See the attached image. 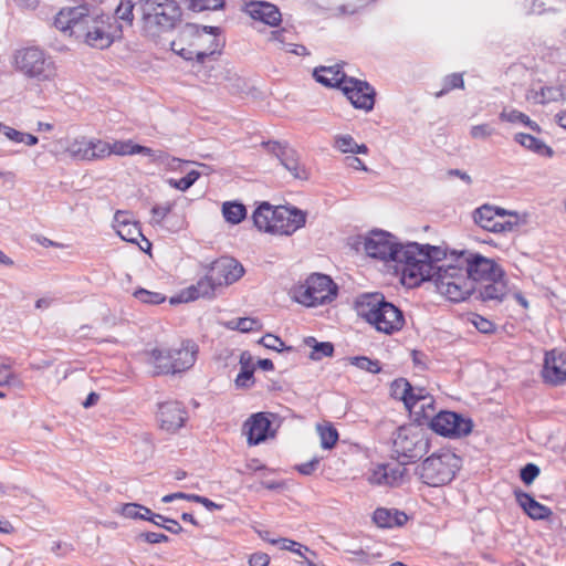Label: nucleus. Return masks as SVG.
Wrapping results in <instances>:
<instances>
[{
  "label": "nucleus",
  "mask_w": 566,
  "mask_h": 566,
  "mask_svg": "<svg viewBox=\"0 0 566 566\" xmlns=\"http://www.w3.org/2000/svg\"><path fill=\"white\" fill-rule=\"evenodd\" d=\"M442 251L437 247L420 245L416 242L400 245L395 259L396 269L402 273V280L409 286L431 280L441 261Z\"/></svg>",
  "instance_id": "f257e3e1"
},
{
  "label": "nucleus",
  "mask_w": 566,
  "mask_h": 566,
  "mask_svg": "<svg viewBox=\"0 0 566 566\" xmlns=\"http://www.w3.org/2000/svg\"><path fill=\"white\" fill-rule=\"evenodd\" d=\"M222 45L219 28L197 24H187L179 38L171 42L174 52L198 63H205L206 59L220 53Z\"/></svg>",
  "instance_id": "f03ea898"
},
{
  "label": "nucleus",
  "mask_w": 566,
  "mask_h": 566,
  "mask_svg": "<svg viewBox=\"0 0 566 566\" xmlns=\"http://www.w3.org/2000/svg\"><path fill=\"white\" fill-rule=\"evenodd\" d=\"M356 311L359 317L386 335L399 332L405 325L402 312L380 293L360 295L356 301Z\"/></svg>",
  "instance_id": "7ed1b4c3"
},
{
  "label": "nucleus",
  "mask_w": 566,
  "mask_h": 566,
  "mask_svg": "<svg viewBox=\"0 0 566 566\" xmlns=\"http://www.w3.org/2000/svg\"><path fill=\"white\" fill-rule=\"evenodd\" d=\"M75 27V38L95 49L108 48L116 38L120 36L122 28L114 17L84 10L82 21Z\"/></svg>",
  "instance_id": "20e7f679"
},
{
  "label": "nucleus",
  "mask_w": 566,
  "mask_h": 566,
  "mask_svg": "<svg viewBox=\"0 0 566 566\" xmlns=\"http://www.w3.org/2000/svg\"><path fill=\"white\" fill-rule=\"evenodd\" d=\"M198 346L185 340L179 347L154 348L146 354V363L153 375L182 373L191 368L197 359Z\"/></svg>",
  "instance_id": "39448f33"
},
{
  "label": "nucleus",
  "mask_w": 566,
  "mask_h": 566,
  "mask_svg": "<svg viewBox=\"0 0 566 566\" xmlns=\"http://www.w3.org/2000/svg\"><path fill=\"white\" fill-rule=\"evenodd\" d=\"M142 29L149 38L175 28L181 18V9L176 0H140Z\"/></svg>",
  "instance_id": "423d86ee"
},
{
  "label": "nucleus",
  "mask_w": 566,
  "mask_h": 566,
  "mask_svg": "<svg viewBox=\"0 0 566 566\" xmlns=\"http://www.w3.org/2000/svg\"><path fill=\"white\" fill-rule=\"evenodd\" d=\"M437 291L452 302L464 301L473 294L475 285L465 275L463 266L455 262L452 264L449 260H444L437 266L431 280Z\"/></svg>",
  "instance_id": "0eeeda50"
},
{
  "label": "nucleus",
  "mask_w": 566,
  "mask_h": 566,
  "mask_svg": "<svg viewBox=\"0 0 566 566\" xmlns=\"http://www.w3.org/2000/svg\"><path fill=\"white\" fill-rule=\"evenodd\" d=\"M13 65L24 76L39 83L54 82L57 76L55 62L39 48H24L13 55Z\"/></svg>",
  "instance_id": "6e6552de"
},
{
  "label": "nucleus",
  "mask_w": 566,
  "mask_h": 566,
  "mask_svg": "<svg viewBox=\"0 0 566 566\" xmlns=\"http://www.w3.org/2000/svg\"><path fill=\"white\" fill-rule=\"evenodd\" d=\"M461 467V459L451 451L433 453L417 469L421 481L429 486H442L450 483Z\"/></svg>",
  "instance_id": "1a4fd4ad"
},
{
  "label": "nucleus",
  "mask_w": 566,
  "mask_h": 566,
  "mask_svg": "<svg viewBox=\"0 0 566 566\" xmlns=\"http://www.w3.org/2000/svg\"><path fill=\"white\" fill-rule=\"evenodd\" d=\"M473 220L483 230L502 234L526 223V214L485 203L473 211Z\"/></svg>",
  "instance_id": "9d476101"
},
{
  "label": "nucleus",
  "mask_w": 566,
  "mask_h": 566,
  "mask_svg": "<svg viewBox=\"0 0 566 566\" xmlns=\"http://www.w3.org/2000/svg\"><path fill=\"white\" fill-rule=\"evenodd\" d=\"M337 295V285L325 274L313 273L303 284L294 289V298L305 306H318L332 302Z\"/></svg>",
  "instance_id": "9b49d317"
},
{
  "label": "nucleus",
  "mask_w": 566,
  "mask_h": 566,
  "mask_svg": "<svg viewBox=\"0 0 566 566\" xmlns=\"http://www.w3.org/2000/svg\"><path fill=\"white\" fill-rule=\"evenodd\" d=\"M429 449L426 431L415 423L401 426L394 438V451L398 459L413 461L422 458Z\"/></svg>",
  "instance_id": "f8f14e48"
},
{
  "label": "nucleus",
  "mask_w": 566,
  "mask_h": 566,
  "mask_svg": "<svg viewBox=\"0 0 566 566\" xmlns=\"http://www.w3.org/2000/svg\"><path fill=\"white\" fill-rule=\"evenodd\" d=\"M455 262H459V264L463 266L465 275L470 277L475 287L489 282L491 277L503 275L504 272L492 259H488L478 253L461 252L455 258Z\"/></svg>",
  "instance_id": "ddd939ff"
},
{
  "label": "nucleus",
  "mask_w": 566,
  "mask_h": 566,
  "mask_svg": "<svg viewBox=\"0 0 566 566\" xmlns=\"http://www.w3.org/2000/svg\"><path fill=\"white\" fill-rule=\"evenodd\" d=\"M400 245L392 234L381 230L371 231L364 240L367 255L381 261L395 262Z\"/></svg>",
  "instance_id": "4468645a"
},
{
  "label": "nucleus",
  "mask_w": 566,
  "mask_h": 566,
  "mask_svg": "<svg viewBox=\"0 0 566 566\" xmlns=\"http://www.w3.org/2000/svg\"><path fill=\"white\" fill-rule=\"evenodd\" d=\"M430 427L440 436L462 437L471 432L472 421L455 412L441 411L432 418Z\"/></svg>",
  "instance_id": "2eb2a0df"
},
{
  "label": "nucleus",
  "mask_w": 566,
  "mask_h": 566,
  "mask_svg": "<svg viewBox=\"0 0 566 566\" xmlns=\"http://www.w3.org/2000/svg\"><path fill=\"white\" fill-rule=\"evenodd\" d=\"M156 419L161 430L176 433L185 426L188 412L180 402L169 400L158 403Z\"/></svg>",
  "instance_id": "dca6fc26"
},
{
  "label": "nucleus",
  "mask_w": 566,
  "mask_h": 566,
  "mask_svg": "<svg viewBox=\"0 0 566 566\" xmlns=\"http://www.w3.org/2000/svg\"><path fill=\"white\" fill-rule=\"evenodd\" d=\"M473 294L476 300L485 303L490 307H495L503 303L511 295V287L509 286L505 273L501 276H494L481 285H478Z\"/></svg>",
  "instance_id": "f3484780"
},
{
  "label": "nucleus",
  "mask_w": 566,
  "mask_h": 566,
  "mask_svg": "<svg viewBox=\"0 0 566 566\" xmlns=\"http://www.w3.org/2000/svg\"><path fill=\"white\" fill-rule=\"evenodd\" d=\"M340 90L356 108L370 111L375 104V91L365 81L346 77Z\"/></svg>",
  "instance_id": "a211bd4d"
},
{
  "label": "nucleus",
  "mask_w": 566,
  "mask_h": 566,
  "mask_svg": "<svg viewBox=\"0 0 566 566\" xmlns=\"http://www.w3.org/2000/svg\"><path fill=\"white\" fill-rule=\"evenodd\" d=\"M306 213L294 207H276L275 223L272 234L291 235L305 226Z\"/></svg>",
  "instance_id": "6ab92c4d"
},
{
  "label": "nucleus",
  "mask_w": 566,
  "mask_h": 566,
  "mask_svg": "<svg viewBox=\"0 0 566 566\" xmlns=\"http://www.w3.org/2000/svg\"><path fill=\"white\" fill-rule=\"evenodd\" d=\"M244 274V269L240 262L233 258H220L214 261L209 270V275L216 286L230 285L237 282Z\"/></svg>",
  "instance_id": "aec40b11"
},
{
  "label": "nucleus",
  "mask_w": 566,
  "mask_h": 566,
  "mask_svg": "<svg viewBox=\"0 0 566 566\" xmlns=\"http://www.w3.org/2000/svg\"><path fill=\"white\" fill-rule=\"evenodd\" d=\"M542 376L545 382L557 386L566 381V352L553 349L545 355Z\"/></svg>",
  "instance_id": "412c9836"
},
{
  "label": "nucleus",
  "mask_w": 566,
  "mask_h": 566,
  "mask_svg": "<svg viewBox=\"0 0 566 566\" xmlns=\"http://www.w3.org/2000/svg\"><path fill=\"white\" fill-rule=\"evenodd\" d=\"M113 227L124 241L137 243L138 238H143V241L146 244V249H150L151 243L145 237H143L138 223L133 220V217L129 212L117 211L114 216Z\"/></svg>",
  "instance_id": "4be33fe9"
},
{
  "label": "nucleus",
  "mask_w": 566,
  "mask_h": 566,
  "mask_svg": "<svg viewBox=\"0 0 566 566\" xmlns=\"http://www.w3.org/2000/svg\"><path fill=\"white\" fill-rule=\"evenodd\" d=\"M244 12L253 20L261 21L268 25L276 27L282 20L279 8L266 1H250L244 3Z\"/></svg>",
  "instance_id": "5701e85b"
},
{
  "label": "nucleus",
  "mask_w": 566,
  "mask_h": 566,
  "mask_svg": "<svg viewBox=\"0 0 566 566\" xmlns=\"http://www.w3.org/2000/svg\"><path fill=\"white\" fill-rule=\"evenodd\" d=\"M216 287V284L208 273L196 284L181 290L176 296H172L170 298V304L187 303L200 297H212L214 295Z\"/></svg>",
  "instance_id": "b1692460"
},
{
  "label": "nucleus",
  "mask_w": 566,
  "mask_h": 566,
  "mask_svg": "<svg viewBox=\"0 0 566 566\" xmlns=\"http://www.w3.org/2000/svg\"><path fill=\"white\" fill-rule=\"evenodd\" d=\"M275 151L277 158L281 164L285 167L286 170L291 172V175L296 179H306L307 174L304 167L300 164L297 153L287 146H282L280 144H275L272 148Z\"/></svg>",
  "instance_id": "393cba45"
},
{
  "label": "nucleus",
  "mask_w": 566,
  "mask_h": 566,
  "mask_svg": "<svg viewBox=\"0 0 566 566\" xmlns=\"http://www.w3.org/2000/svg\"><path fill=\"white\" fill-rule=\"evenodd\" d=\"M86 6L63 8L54 19V27L64 33L75 36V24L82 21Z\"/></svg>",
  "instance_id": "a878e982"
},
{
  "label": "nucleus",
  "mask_w": 566,
  "mask_h": 566,
  "mask_svg": "<svg viewBox=\"0 0 566 566\" xmlns=\"http://www.w3.org/2000/svg\"><path fill=\"white\" fill-rule=\"evenodd\" d=\"M515 497L523 511L533 520H544L552 514L549 507L541 504L525 492L515 491Z\"/></svg>",
  "instance_id": "bb28decb"
},
{
  "label": "nucleus",
  "mask_w": 566,
  "mask_h": 566,
  "mask_svg": "<svg viewBox=\"0 0 566 566\" xmlns=\"http://www.w3.org/2000/svg\"><path fill=\"white\" fill-rule=\"evenodd\" d=\"M271 422L263 413H256L245 422L244 427L248 428V442L249 444H259L268 437Z\"/></svg>",
  "instance_id": "cd10ccee"
},
{
  "label": "nucleus",
  "mask_w": 566,
  "mask_h": 566,
  "mask_svg": "<svg viewBox=\"0 0 566 566\" xmlns=\"http://www.w3.org/2000/svg\"><path fill=\"white\" fill-rule=\"evenodd\" d=\"M373 521L378 527L391 528L402 526L408 521V516L398 510L379 507L374 512Z\"/></svg>",
  "instance_id": "c85d7f7f"
},
{
  "label": "nucleus",
  "mask_w": 566,
  "mask_h": 566,
  "mask_svg": "<svg viewBox=\"0 0 566 566\" xmlns=\"http://www.w3.org/2000/svg\"><path fill=\"white\" fill-rule=\"evenodd\" d=\"M240 373L234 384L238 388H250L254 384V363L249 352H242L239 359Z\"/></svg>",
  "instance_id": "c756f323"
},
{
  "label": "nucleus",
  "mask_w": 566,
  "mask_h": 566,
  "mask_svg": "<svg viewBox=\"0 0 566 566\" xmlns=\"http://www.w3.org/2000/svg\"><path fill=\"white\" fill-rule=\"evenodd\" d=\"M314 77L325 86H337L340 88L347 76L340 70L339 65H334L315 69Z\"/></svg>",
  "instance_id": "7c9ffc66"
},
{
  "label": "nucleus",
  "mask_w": 566,
  "mask_h": 566,
  "mask_svg": "<svg viewBox=\"0 0 566 566\" xmlns=\"http://www.w3.org/2000/svg\"><path fill=\"white\" fill-rule=\"evenodd\" d=\"M276 207L263 202L253 213L254 226L263 232L271 233L275 223Z\"/></svg>",
  "instance_id": "2f4dec72"
},
{
  "label": "nucleus",
  "mask_w": 566,
  "mask_h": 566,
  "mask_svg": "<svg viewBox=\"0 0 566 566\" xmlns=\"http://www.w3.org/2000/svg\"><path fill=\"white\" fill-rule=\"evenodd\" d=\"M135 154L155 156L151 148L134 144L132 140H114L111 143V155L127 156Z\"/></svg>",
  "instance_id": "473e14b6"
},
{
  "label": "nucleus",
  "mask_w": 566,
  "mask_h": 566,
  "mask_svg": "<svg viewBox=\"0 0 566 566\" xmlns=\"http://www.w3.org/2000/svg\"><path fill=\"white\" fill-rule=\"evenodd\" d=\"M516 143L522 145L523 147L534 151L537 155L544 157H552L554 151L547 146L543 140L524 133H518L514 136Z\"/></svg>",
  "instance_id": "72a5a7b5"
},
{
  "label": "nucleus",
  "mask_w": 566,
  "mask_h": 566,
  "mask_svg": "<svg viewBox=\"0 0 566 566\" xmlns=\"http://www.w3.org/2000/svg\"><path fill=\"white\" fill-rule=\"evenodd\" d=\"M65 153L74 160L91 161V139H86L85 137L73 139L65 147Z\"/></svg>",
  "instance_id": "f704fd0d"
},
{
  "label": "nucleus",
  "mask_w": 566,
  "mask_h": 566,
  "mask_svg": "<svg viewBox=\"0 0 566 566\" xmlns=\"http://www.w3.org/2000/svg\"><path fill=\"white\" fill-rule=\"evenodd\" d=\"M0 134L6 136L9 140L13 143L24 144L27 146H34L39 142L36 136L17 130L15 128L2 123H0Z\"/></svg>",
  "instance_id": "c9c22d12"
},
{
  "label": "nucleus",
  "mask_w": 566,
  "mask_h": 566,
  "mask_svg": "<svg viewBox=\"0 0 566 566\" xmlns=\"http://www.w3.org/2000/svg\"><path fill=\"white\" fill-rule=\"evenodd\" d=\"M499 117L502 122H509V123H513V124H515V123L523 124V125L530 127L533 132L541 130L537 123L532 120L526 114H524L520 111H516V109H511V111L503 109L500 113Z\"/></svg>",
  "instance_id": "e433bc0d"
},
{
  "label": "nucleus",
  "mask_w": 566,
  "mask_h": 566,
  "mask_svg": "<svg viewBox=\"0 0 566 566\" xmlns=\"http://www.w3.org/2000/svg\"><path fill=\"white\" fill-rule=\"evenodd\" d=\"M316 430L321 439V447L326 450H331L335 447L338 441V432L336 428L327 422L324 424H317Z\"/></svg>",
  "instance_id": "4c0bfd02"
},
{
  "label": "nucleus",
  "mask_w": 566,
  "mask_h": 566,
  "mask_svg": "<svg viewBox=\"0 0 566 566\" xmlns=\"http://www.w3.org/2000/svg\"><path fill=\"white\" fill-rule=\"evenodd\" d=\"M334 146L342 153L366 154V145H358L350 135H338L335 137Z\"/></svg>",
  "instance_id": "58836bf2"
},
{
  "label": "nucleus",
  "mask_w": 566,
  "mask_h": 566,
  "mask_svg": "<svg viewBox=\"0 0 566 566\" xmlns=\"http://www.w3.org/2000/svg\"><path fill=\"white\" fill-rule=\"evenodd\" d=\"M305 344L313 348L310 354V357L313 360H319L323 357H331L334 353V346L329 342L318 343L314 337H307L305 339Z\"/></svg>",
  "instance_id": "ea45409f"
},
{
  "label": "nucleus",
  "mask_w": 566,
  "mask_h": 566,
  "mask_svg": "<svg viewBox=\"0 0 566 566\" xmlns=\"http://www.w3.org/2000/svg\"><path fill=\"white\" fill-rule=\"evenodd\" d=\"M222 214L228 222L237 224L245 218L247 209L242 203L224 202L222 206Z\"/></svg>",
  "instance_id": "a19ab883"
},
{
  "label": "nucleus",
  "mask_w": 566,
  "mask_h": 566,
  "mask_svg": "<svg viewBox=\"0 0 566 566\" xmlns=\"http://www.w3.org/2000/svg\"><path fill=\"white\" fill-rule=\"evenodd\" d=\"M224 326L229 329L240 331L242 333H248L261 328V324L259 323V321L252 317L232 318L226 322Z\"/></svg>",
  "instance_id": "79ce46f5"
},
{
  "label": "nucleus",
  "mask_w": 566,
  "mask_h": 566,
  "mask_svg": "<svg viewBox=\"0 0 566 566\" xmlns=\"http://www.w3.org/2000/svg\"><path fill=\"white\" fill-rule=\"evenodd\" d=\"M392 396L403 401L407 408H410L411 398L408 397L412 392V386L403 378L396 379L391 384Z\"/></svg>",
  "instance_id": "37998d69"
},
{
  "label": "nucleus",
  "mask_w": 566,
  "mask_h": 566,
  "mask_svg": "<svg viewBox=\"0 0 566 566\" xmlns=\"http://www.w3.org/2000/svg\"><path fill=\"white\" fill-rule=\"evenodd\" d=\"M558 91L554 87H542L539 91H530L526 95L528 101L536 104H546L557 98Z\"/></svg>",
  "instance_id": "c03bdc74"
},
{
  "label": "nucleus",
  "mask_w": 566,
  "mask_h": 566,
  "mask_svg": "<svg viewBox=\"0 0 566 566\" xmlns=\"http://www.w3.org/2000/svg\"><path fill=\"white\" fill-rule=\"evenodd\" d=\"M120 513L127 518L147 520V517L151 514V511L148 507L137 503H126L122 505Z\"/></svg>",
  "instance_id": "a18cd8bd"
},
{
  "label": "nucleus",
  "mask_w": 566,
  "mask_h": 566,
  "mask_svg": "<svg viewBox=\"0 0 566 566\" xmlns=\"http://www.w3.org/2000/svg\"><path fill=\"white\" fill-rule=\"evenodd\" d=\"M111 156V143L102 139H91V160H99Z\"/></svg>",
  "instance_id": "49530a36"
},
{
  "label": "nucleus",
  "mask_w": 566,
  "mask_h": 566,
  "mask_svg": "<svg viewBox=\"0 0 566 566\" xmlns=\"http://www.w3.org/2000/svg\"><path fill=\"white\" fill-rule=\"evenodd\" d=\"M386 468L387 486L399 485L403 479L406 469L401 464H384Z\"/></svg>",
  "instance_id": "de8ad7c7"
},
{
  "label": "nucleus",
  "mask_w": 566,
  "mask_h": 566,
  "mask_svg": "<svg viewBox=\"0 0 566 566\" xmlns=\"http://www.w3.org/2000/svg\"><path fill=\"white\" fill-rule=\"evenodd\" d=\"M270 543L272 545H279L281 549L291 551L302 557H304L303 551L311 552L308 547L289 538L270 539Z\"/></svg>",
  "instance_id": "09e8293b"
},
{
  "label": "nucleus",
  "mask_w": 566,
  "mask_h": 566,
  "mask_svg": "<svg viewBox=\"0 0 566 566\" xmlns=\"http://www.w3.org/2000/svg\"><path fill=\"white\" fill-rule=\"evenodd\" d=\"M454 88H464V81L461 73H453L444 77L443 88L436 94L437 97L444 95Z\"/></svg>",
  "instance_id": "8fccbe9b"
},
{
  "label": "nucleus",
  "mask_w": 566,
  "mask_h": 566,
  "mask_svg": "<svg viewBox=\"0 0 566 566\" xmlns=\"http://www.w3.org/2000/svg\"><path fill=\"white\" fill-rule=\"evenodd\" d=\"M350 364L358 367L361 370L369 371L371 374H378L381 370L378 360H371L365 356H357L350 358Z\"/></svg>",
  "instance_id": "3c124183"
},
{
  "label": "nucleus",
  "mask_w": 566,
  "mask_h": 566,
  "mask_svg": "<svg viewBox=\"0 0 566 566\" xmlns=\"http://www.w3.org/2000/svg\"><path fill=\"white\" fill-rule=\"evenodd\" d=\"M134 3L133 0H120L119 4L117 6L115 10L116 18L120 19L123 21H126L127 23H132L134 14Z\"/></svg>",
  "instance_id": "603ef678"
},
{
  "label": "nucleus",
  "mask_w": 566,
  "mask_h": 566,
  "mask_svg": "<svg viewBox=\"0 0 566 566\" xmlns=\"http://www.w3.org/2000/svg\"><path fill=\"white\" fill-rule=\"evenodd\" d=\"M134 296L146 304H160L165 301V296L157 292H150L144 289L137 290Z\"/></svg>",
  "instance_id": "864d4df0"
},
{
  "label": "nucleus",
  "mask_w": 566,
  "mask_h": 566,
  "mask_svg": "<svg viewBox=\"0 0 566 566\" xmlns=\"http://www.w3.org/2000/svg\"><path fill=\"white\" fill-rule=\"evenodd\" d=\"M223 4L224 0H190V8L193 11L218 10Z\"/></svg>",
  "instance_id": "5fc2aeb1"
},
{
  "label": "nucleus",
  "mask_w": 566,
  "mask_h": 566,
  "mask_svg": "<svg viewBox=\"0 0 566 566\" xmlns=\"http://www.w3.org/2000/svg\"><path fill=\"white\" fill-rule=\"evenodd\" d=\"M411 398L410 400V410L415 408L418 403L421 402L420 408L423 409L424 406L429 405L431 399L427 397L423 388L412 387V392L408 396Z\"/></svg>",
  "instance_id": "6e6d98bb"
},
{
  "label": "nucleus",
  "mask_w": 566,
  "mask_h": 566,
  "mask_svg": "<svg viewBox=\"0 0 566 566\" xmlns=\"http://www.w3.org/2000/svg\"><path fill=\"white\" fill-rule=\"evenodd\" d=\"M494 128L489 124H480L471 127L470 136L473 139H488L494 134Z\"/></svg>",
  "instance_id": "4d7b16f0"
},
{
  "label": "nucleus",
  "mask_w": 566,
  "mask_h": 566,
  "mask_svg": "<svg viewBox=\"0 0 566 566\" xmlns=\"http://www.w3.org/2000/svg\"><path fill=\"white\" fill-rule=\"evenodd\" d=\"M470 322L476 327L478 331L484 334L492 333L495 328L493 322L478 314H472Z\"/></svg>",
  "instance_id": "13d9d810"
},
{
  "label": "nucleus",
  "mask_w": 566,
  "mask_h": 566,
  "mask_svg": "<svg viewBox=\"0 0 566 566\" xmlns=\"http://www.w3.org/2000/svg\"><path fill=\"white\" fill-rule=\"evenodd\" d=\"M259 344L265 348L276 352H282L284 349V342L280 337L272 334L264 335L262 338H260Z\"/></svg>",
  "instance_id": "bf43d9fd"
},
{
  "label": "nucleus",
  "mask_w": 566,
  "mask_h": 566,
  "mask_svg": "<svg viewBox=\"0 0 566 566\" xmlns=\"http://www.w3.org/2000/svg\"><path fill=\"white\" fill-rule=\"evenodd\" d=\"M539 474V468L534 463L526 464L520 473L521 480L526 484L530 485L534 482V480Z\"/></svg>",
  "instance_id": "052dcab7"
},
{
  "label": "nucleus",
  "mask_w": 566,
  "mask_h": 566,
  "mask_svg": "<svg viewBox=\"0 0 566 566\" xmlns=\"http://www.w3.org/2000/svg\"><path fill=\"white\" fill-rule=\"evenodd\" d=\"M386 468H384V464L378 465L368 475L367 480L370 484L375 485H387L386 481Z\"/></svg>",
  "instance_id": "680f3d73"
},
{
  "label": "nucleus",
  "mask_w": 566,
  "mask_h": 566,
  "mask_svg": "<svg viewBox=\"0 0 566 566\" xmlns=\"http://www.w3.org/2000/svg\"><path fill=\"white\" fill-rule=\"evenodd\" d=\"M171 209L172 203L169 202L153 207L151 213L154 222L157 224L161 223L163 220L170 213Z\"/></svg>",
  "instance_id": "e2e57ef3"
},
{
  "label": "nucleus",
  "mask_w": 566,
  "mask_h": 566,
  "mask_svg": "<svg viewBox=\"0 0 566 566\" xmlns=\"http://www.w3.org/2000/svg\"><path fill=\"white\" fill-rule=\"evenodd\" d=\"M287 33L285 29L272 31L269 41L273 42L279 49L286 50L287 44H290L286 38Z\"/></svg>",
  "instance_id": "0e129e2a"
},
{
  "label": "nucleus",
  "mask_w": 566,
  "mask_h": 566,
  "mask_svg": "<svg viewBox=\"0 0 566 566\" xmlns=\"http://www.w3.org/2000/svg\"><path fill=\"white\" fill-rule=\"evenodd\" d=\"M137 539L144 541L149 544H158L168 542V536L163 533L144 532L137 535Z\"/></svg>",
  "instance_id": "69168bd1"
},
{
  "label": "nucleus",
  "mask_w": 566,
  "mask_h": 566,
  "mask_svg": "<svg viewBox=\"0 0 566 566\" xmlns=\"http://www.w3.org/2000/svg\"><path fill=\"white\" fill-rule=\"evenodd\" d=\"M17 381V376L11 370L10 366L0 364V386L11 385Z\"/></svg>",
  "instance_id": "338daca9"
},
{
  "label": "nucleus",
  "mask_w": 566,
  "mask_h": 566,
  "mask_svg": "<svg viewBox=\"0 0 566 566\" xmlns=\"http://www.w3.org/2000/svg\"><path fill=\"white\" fill-rule=\"evenodd\" d=\"M270 564V557L265 553H254L249 558L250 566H268Z\"/></svg>",
  "instance_id": "774afa93"
}]
</instances>
